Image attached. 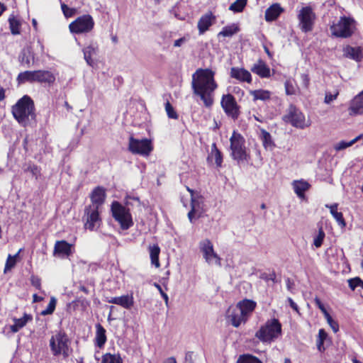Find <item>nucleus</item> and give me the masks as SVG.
<instances>
[{
  "label": "nucleus",
  "instance_id": "23",
  "mask_svg": "<svg viewBox=\"0 0 363 363\" xmlns=\"http://www.w3.org/2000/svg\"><path fill=\"white\" fill-rule=\"evenodd\" d=\"M230 77L240 82L250 83L252 76L250 72L244 68L232 67L230 69Z\"/></svg>",
  "mask_w": 363,
  "mask_h": 363
},
{
  "label": "nucleus",
  "instance_id": "13",
  "mask_svg": "<svg viewBox=\"0 0 363 363\" xmlns=\"http://www.w3.org/2000/svg\"><path fill=\"white\" fill-rule=\"evenodd\" d=\"M96 207L86 206L83 220L85 221L84 226L86 229L93 231L97 229L101 223V218Z\"/></svg>",
  "mask_w": 363,
  "mask_h": 363
},
{
  "label": "nucleus",
  "instance_id": "42",
  "mask_svg": "<svg viewBox=\"0 0 363 363\" xmlns=\"http://www.w3.org/2000/svg\"><path fill=\"white\" fill-rule=\"evenodd\" d=\"M325 237V233L322 227L319 228L318 234L315 235L313 238V245L316 248H319L321 247L324 238Z\"/></svg>",
  "mask_w": 363,
  "mask_h": 363
},
{
  "label": "nucleus",
  "instance_id": "29",
  "mask_svg": "<svg viewBox=\"0 0 363 363\" xmlns=\"http://www.w3.org/2000/svg\"><path fill=\"white\" fill-rule=\"evenodd\" d=\"M250 94L253 97V101H269L271 99L272 92L265 89H256L250 91Z\"/></svg>",
  "mask_w": 363,
  "mask_h": 363
},
{
  "label": "nucleus",
  "instance_id": "60",
  "mask_svg": "<svg viewBox=\"0 0 363 363\" xmlns=\"http://www.w3.org/2000/svg\"><path fill=\"white\" fill-rule=\"evenodd\" d=\"M5 99V89L0 85V101Z\"/></svg>",
  "mask_w": 363,
  "mask_h": 363
},
{
  "label": "nucleus",
  "instance_id": "43",
  "mask_svg": "<svg viewBox=\"0 0 363 363\" xmlns=\"http://www.w3.org/2000/svg\"><path fill=\"white\" fill-rule=\"evenodd\" d=\"M56 303L57 299L55 297H51L47 308L44 310H42L40 314L41 315H51L55 309Z\"/></svg>",
  "mask_w": 363,
  "mask_h": 363
},
{
  "label": "nucleus",
  "instance_id": "3",
  "mask_svg": "<svg viewBox=\"0 0 363 363\" xmlns=\"http://www.w3.org/2000/svg\"><path fill=\"white\" fill-rule=\"evenodd\" d=\"M35 110L33 100L29 96L24 95L12 107V113L21 125L26 127L30 121H35Z\"/></svg>",
  "mask_w": 363,
  "mask_h": 363
},
{
  "label": "nucleus",
  "instance_id": "7",
  "mask_svg": "<svg viewBox=\"0 0 363 363\" xmlns=\"http://www.w3.org/2000/svg\"><path fill=\"white\" fill-rule=\"evenodd\" d=\"M69 339L64 332H59L55 335L52 336L50 340V346L53 355L57 356L61 354L64 357L69 356Z\"/></svg>",
  "mask_w": 363,
  "mask_h": 363
},
{
  "label": "nucleus",
  "instance_id": "1",
  "mask_svg": "<svg viewBox=\"0 0 363 363\" xmlns=\"http://www.w3.org/2000/svg\"><path fill=\"white\" fill-rule=\"evenodd\" d=\"M214 75L211 69H199L192 75L193 93L200 97L206 108H211L214 102V91L218 87Z\"/></svg>",
  "mask_w": 363,
  "mask_h": 363
},
{
  "label": "nucleus",
  "instance_id": "19",
  "mask_svg": "<svg viewBox=\"0 0 363 363\" xmlns=\"http://www.w3.org/2000/svg\"><path fill=\"white\" fill-rule=\"evenodd\" d=\"M99 46L96 43L91 42L88 45L82 48L84 59L90 67H94V61L92 57L98 53Z\"/></svg>",
  "mask_w": 363,
  "mask_h": 363
},
{
  "label": "nucleus",
  "instance_id": "58",
  "mask_svg": "<svg viewBox=\"0 0 363 363\" xmlns=\"http://www.w3.org/2000/svg\"><path fill=\"white\" fill-rule=\"evenodd\" d=\"M186 40L185 38H180L174 41V46L180 47L184 43L186 42Z\"/></svg>",
  "mask_w": 363,
  "mask_h": 363
},
{
  "label": "nucleus",
  "instance_id": "39",
  "mask_svg": "<svg viewBox=\"0 0 363 363\" xmlns=\"http://www.w3.org/2000/svg\"><path fill=\"white\" fill-rule=\"evenodd\" d=\"M211 155L212 157H214L217 167H221L223 163V155L221 152L217 148L216 143L212 144Z\"/></svg>",
  "mask_w": 363,
  "mask_h": 363
},
{
  "label": "nucleus",
  "instance_id": "63",
  "mask_svg": "<svg viewBox=\"0 0 363 363\" xmlns=\"http://www.w3.org/2000/svg\"><path fill=\"white\" fill-rule=\"evenodd\" d=\"M33 302H38L43 299L42 297L38 296L36 294H33Z\"/></svg>",
  "mask_w": 363,
  "mask_h": 363
},
{
  "label": "nucleus",
  "instance_id": "48",
  "mask_svg": "<svg viewBox=\"0 0 363 363\" xmlns=\"http://www.w3.org/2000/svg\"><path fill=\"white\" fill-rule=\"evenodd\" d=\"M352 145H354V144H353L352 140L349 142L342 140V141L339 142L338 143H337L335 145L334 148L337 151H340V150L346 149L348 147L352 146Z\"/></svg>",
  "mask_w": 363,
  "mask_h": 363
},
{
  "label": "nucleus",
  "instance_id": "11",
  "mask_svg": "<svg viewBox=\"0 0 363 363\" xmlns=\"http://www.w3.org/2000/svg\"><path fill=\"white\" fill-rule=\"evenodd\" d=\"M283 119L297 128L303 129L308 125L306 123L304 114L294 105H290L287 113L283 117Z\"/></svg>",
  "mask_w": 363,
  "mask_h": 363
},
{
  "label": "nucleus",
  "instance_id": "33",
  "mask_svg": "<svg viewBox=\"0 0 363 363\" xmlns=\"http://www.w3.org/2000/svg\"><path fill=\"white\" fill-rule=\"evenodd\" d=\"M350 111L352 114H361L363 113V96L357 95L352 100Z\"/></svg>",
  "mask_w": 363,
  "mask_h": 363
},
{
  "label": "nucleus",
  "instance_id": "34",
  "mask_svg": "<svg viewBox=\"0 0 363 363\" xmlns=\"http://www.w3.org/2000/svg\"><path fill=\"white\" fill-rule=\"evenodd\" d=\"M326 207L330 208V211L333 218L336 220L337 223L342 227L344 228L346 225V223L343 218V215L341 212L337 211V204L335 203L331 206H326Z\"/></svg>",
  "mask_w": 363,
  "mask_h": 363
},
{
  "label": "nucleus",
  "instance_id": "62",
  "mask_svg": "<svg viewBox=\"0 0 363 363\" xmlns=\"http://www.w3.org/2000/svg\"><path fill=\"white\" fill-rule=\"evenodd\" d=\"M6 10V6L0 2V16L2 15V13Z\"/></svg>",
  "mask_w": 363,
  "mask_h": 363
},
{
  "label": "nucleus",
  "instance_id": "20",
  "mask_svg": "<svg viewBox=\"0 0 363 363\" xmlns=\"http://www.w3.org/2000/svg\"><path fill=\"white\" fill-rule=\"evenodd\" d=\"M216 21V16L211 13H207L202 16L198 22V29L199 34H203L209 27L211 26Z\"/></svg>",
  "mask_w": 363,
  "mask_h": 363
},
{
  "label": "nucleus",
  "instance_id": "56",
  "mask_svg": "<svg viewBox=\"0 0 363 363\" xmlns=\"http://www.w3.org/2000/svg\"><path fill=\"white\" fill-rule=\"evenodd\" d=\"M194 354L193 352L189 351L185 354L184 363H194Z\"/></svg>",
  "mask_w": 363,
  "mask_h": 363
},
{
  "label": "nucleus",
  "instance_id": "18",
  "mask_svg": "<svg viewBox=\"0 0 363 363\" xmlns=\"http://www.w3.org/2000/svg\"><path fill=\"white\" fill-rule=\"evenodd\" d=\"M106 189L102 186H97L91 191L90 195L91 204L88 206L99 207L104 203L106 199Z\"/></svg>",
  "mask_w": 363,
  "mask_h": 363
},
{
  "label": "nucleus",
  "instance_id": "35",
  "mask_svg": "<svg viewBox=\"0 0 363 363\" xmlns=\"http://www.w3.org/2000/svg\"><path fill=\"white\" fill-rule=\"evenodd\" d=\"M9 28L11 33L16 35L21 33V22L16 18L13 15H11L9 18Z\"/></svg>",
  "mask_w": 363,
  "mask_h": 363
},
{
  "label": "nucleus",
  "instance_id": "55",
  "mask_svg": "<svg viewBox=\"0 0 363 363\" xmlns=\"http://www.w3.org/2000/svg\"><path fill=\"white\" fill-rule=\"evenodd\" d=\"M329 325L331 327L334 333L339 330V324L335 319H327Z\"/></svg>",
  "mask_w": 363,
  "mask_h": 363
},
{
  "label": "nucleus",
  "instance_id": "5",
  "mask_svg": "<svg viewBox=\"0 0 363 363\" xmlns=\"http://www.w3.org/2000/svg\"><path fill=\"white\" fill-rule=\"evenodd\" d=\"M17 81L19 84L39 82L50 84L55 82V77L48 70L24 71L18 74Z\"/></svg>",
  "mask_w": 363,
  "mask_h": 363
},
{
  "label": "nucleus",
  "instance_id": "37",
  "mask_svg": "<svg viewBox=\"0 0 363 363\" xmlns=\"http://www.w3.org/2000/svg\"><path fill=\"white\" fill-rule=\"evenodd\" d=\"M240 30L239 27L235 24L227 26L223 28L222 30L218 33V36L231 37Z\"/></svg>",
  "mask_w": 363,
  "mask_h": 363
},
{
  "label": "nucleus",
  "instance_id": "36",
  "mask_svg": "<svg viewBox=\"0 0 363 363\" xmlns=\"http://www.w3.org/2000/svg\"><path fill=\"white\" fill-rule=\"evenodd\" d=\"M328 337V333L324 329H320L318 331V338L316 340L317 349L320 352H323L325 350L324 347V342Z\"/></svg>",
  "mask_w": 363,
  "mask_h": 363
},
{
  "label": "nucleus",
  "instance_id": "9",
  "mask_svg": "<svg viewBox=\"0 0 363 363\" xmlns=\"http://www.w3.org/2000/svg\"><path fill=\"white\" fill-rule=\"evenodd\" d=\"M354 21L345 16L341 17L338 23L330 26L332 35L337 38H348L353 33Z\"/></svg>",
  "mask_w": 363,
  "mask_h": 363
},
{
  "label": "nucleus",
  "instance_id": "53",
  "mask_svg": "<svg viewBox=\"0 0 363 363\" xmlns=\"http://www.w3.org/2000/svg\"><path fill=\"white\" fill-rule=\"evenodd\" d=\"M247 320V319H228L226 324L232 325L235 328H238L241 325L242 321L245 323Z\"/></svg>",
  "mask_w": 363,
  "mask_h": 363
},
{
  "label": "nucleus",
  "instance_id": "27",
  "mask_svg": "<svg viewBox=\"0 0 363 363\" xmlns=\"http://www.w3.org/2000/svg\"><path fill=\"white\" fill-rule=\"evenodd\" d=\"M283 11L282 8L279 4H274L265 11V20L268 22L276 20Z\"/></svg>",
  "mask_w": 363,
  "mask_h": 363
},
{
  "label": "nucleus",
  "instance_id": "57",
  "mask_svg": "<svg viewBox=\"0 0 363 363\" xmlns=\"http://www.w3.org/2000/svg\"><path fill=\"white\" fill-rule=\"evenodd\" d=\"M286 94L287 95H292L294 94V87L288 82L285 83Z\"/></svg>",
  "mask_w": 363,
  "mask_h": 363
},
{
  "label": "nucleus",
  "instance_id": "4",
  "mask_svg": "<svg viewBox=\"0 0 363 363\" xmlns=\"http://www.w3.org/2000/svg\"><path fill=\"white\" fill-rule=\"evenodd\" d=\"M230 143L232 158L238 164L248 162L250 157L245 147V138L240 133L234 131L230 138Z\"/></svg>",
  "mask_w": 363,
  "mask_h": 363
},
{
  "label": "nucleus",
  "instance_id": "64",
  "mask_svg": "<svg viewBox=\"0 0 363 363\" xmlns=\"http://www.w3.org/2000/svg\"><path fill=\"white\" fill-rule=\"evenodd\" d=\"M164 363H177L174 357H169Z\"/></svg>",
  "mask_w": 363,
  "mask_h": 363
},
{
  "label": "nucleus",
  "instance_id": "31",
  "mask_svg": "<svg viewBox=\"0 0 363 363\" xmlns=\"http://www.w3.org/2000/svg\"><path fill=\"white\" fill-rule=\"evenodd\" d=\"M149 253L151 259V264L155 267L160 266L159 256L160 253V248L158 245L155 244L149 246Z\"/></svg>",
  "mask_w": 363,
  "mask_h": 363
},
{
  "label": "nucleus",
  "instance_id": "25",
  "mask_svg": "<svg viewBox=\"0 0 363 363\" xmlns=\"http://www.w3.org/2000/svg\"><path fill=\"white\" fill-rule=\"evenodd\" d=\"M109 303L117 304L125 308H130L134 303L133 294H126L121 296L111 298Z\"/></svg>",
  "mask_w": 363,
  "mask_h": 363
},
{
  "label": "nucleus",
  "instance_id": "54",
  "mask_svg": "<svg viewBox=\"0 0 363 363\" xmlns=\"http://www.w3.org/2000/svg\"><path fill=\"white\" fill-rule=\"evenodd\" d=\"M30 283L32 286L39 289L40 287V279L38 277L32 275L30 277Z\"/></svg>",
  "mask_w": 363,
  "mask_h": 363
},
{
  "label": "nucleus",
  "instance_id": "47",
  "mask_svg": "<svg viewBox=\"0 0 363 363\" xmlns=\"http://www.w3.org/2000/svg\"><path fill=\"white\" fill-rule=\"evenodd\" d=\"M315 303L316 306L323 312V313L325 315V318H332L330 315L329 313L328 312L325 304L321 301L320 299H319L318 298H315Z\"/></svg>",
  "mask_w": 363,
  "mask_h": 363
},
{
  "label": "nucleus",
  "instance_id": "59",
  "mask_svg": "<svg viewBox=\"0 0 363 363\" xmlns=\"http://www.w3.org/2000/svg\"><path fill=\"white\" fill-rule=\"evenodd\" d=\"M289 301L290 303L291 307L293 309H294L295 311H298V306H297V304L291 298H289Z\"/></svg>",
  "mask_w": 363,
  "mask_h": 363
},
{
  "label": "nucleus",
  "instance_id": "26",
  "mask_svg": "<svg viewBox=\"0 0 363 363\" xmlns=\"http://www.w3.org/2000/svg\"><path fill=\"white\" fill-rule=\"evenodd\" d=\"M251 71L262 78H267L270 76V69L262 60H259L258 63L255 64Z\"/></svg>",
  "mask_w": 363,
  "mask_h": 363
},
{
  "label": "nucleus",
  "instance_id": "14",
  "mask_svg": "<svg viewBox=\"0 0 363 363\" xmlns=\"http://www.w3.org/2000/svg\"><path fill=\"white\" fill-rule=\"evenodd\" d=\"M199 247L203 253L206 262L209 264H215L220 266V258L213 250V245L210 240L206 239L200 242Z\"/></svg>",
  "mask_w": 363,
  "mask_h": 363
},
{
  "label": "nucleus",
  "instance_id": "52",
  "mask_svg": "<svg viewBox=\"0 0 363 363\" xmlns=\"http://www.w3.org/2000/svg\"><path fill=\"white\" fill-rule=\"evenodd\" d=\"M338 92L333 94L330 92H326L325 96L324 102L327 104H330L332 101L337 99Z\"/></svg>",
  "mask_w": 363,
  "mask_h": 363
},
{
  "label": "nucleus",
  "instance_id": "50",
  "mask_svg": "<svg viewBox=\"0 0 363 363\" xmlns=\"http://www.w3.org/2000/svg\"><path fill=\"white\" fill-rule=\"evenodd\" d=\"M61 9L66 17H71L74 13V9L68 7L65 4H61Z\"/></svg>",
  "mask_w": 363,
  "mask_h": 363
},
{
  "label": "nucleus",
  "instance_id": "8",
  "mask_svg": "<svg viewBox=\"0 0 363 363\" xmlns=\"http://www.w3.org/2000/svg\"><path fill=\"white\" fill-rule=\"evenodd\" d=\"M94 26V21L91 16L89 14L79 16L69 25L71 33L80 34L90 32Z\"/></svg>",
  "mask_w": 363,
  "mask_h": 363
},
{
  "label": "nucleus",
  "instance_id": "45",
  "mask_svg": "<svg viewBox=\"0 0 363 363\" xmlns=\"http://www.w3.org/2000/svg\"><path fill=\"white\" fill-rule=\"evenodd\" d=\"M165 111L167 112V116L169 118H172V119L178 118L177 113L176 112L174 107L172 106V104L168 101L165 103Z\"/></svg>",
  "mask_w": 363,
  "mask_h": 363
},
{
  "label": "nucleus",
  "instance_id": "40",
  "mask_svg": "<svg viewBox=\"0 0 363 363\" xmlns=\"http://www.w3.org/2000/svg\"><path fill=\"white\" fill-rule=\"evenodd\" d=\"M247 0H236L229 7V10L234 13L242 11L247 4Z\"/></svg>",
  "mask_w": 363,
  "mask_h": 363
},
{
  "label": "nucleus",
  "instance_id": "32",
  "mask_svg": "<svg viewBox=\"0 0 363 363\" xmlns=\"http://www.w3.org/2000/svg\"><path fill=\"white\" fill-rule=\"evenodd\" d=\"M262 145L266 150H272L274 147V143L269 132L264 129H262L259 135Z\"/></svg>",
  "mask_w": 363,
  "mask_h": 363
},
{
  "label": "nucleus",
  "instance_id": "30",
  "mask_svg": "<svg viewBox=\"0 0 363 363\" xmlns=\"http://www.w3.org/2000/svg\"><path fill=\"white\" fill-rule=\"evenodd\" d=\"M293 187L297 196L302 198L304 196L305 192L309 189L310 184L304 180L294 181Z\"/></svg>",
  "mask_w": 363,
  "mask_h": 363
},
{
  "label": "nucleus",
  "instance_id": "44",
  "mask_svg": "<svg viewBox=\"0 0 363 363\" xmlns=\"http://www.w3.org/2000/svg\"><path fill=\"white\" fill-rule=\"evenodd\" d=\"M14 323L9 326L12 333H17L21 328L24 327L29 319H13Z\"/></svg>",
  "mask_w": 363,
  "mask_h": 363
},
{
  "label": "nucleus",
  "instance_id": "41",
  "mask_svg": "<svg viewBox=\"0 0 363 363\" xmlns=\"http://www.w3.org/2000/svg\"><path fill=\"white\" fill-rule=\"evenodd\" d=\"M123 360L119 354L106 353L103 355L102 363H122Z\"/></svg>",
  "mask_w": 363,
  "mask_h": 363
},
{
  "label": "nucleus",
  "instance_id": "10",
  "mask_svg": "<svg viewBox=\"0 0 363 363\" xmlns=\"http://www.w3.org/2000/svg\"><path fill=\"white\" fill-rule=\"evenodd\" d=\"M315 18V13L311 6L302 7L298 14L301 30L304 33L311 32L313 29Z\"/></svg>",
  "mask_w": 363,
  "mask_h": 363
},
{
  "label": "nucleus",
  "instance_id": "61",
  "mask_svg": "<svg viewBox=\"0 0 363 363\" xmlns=\"http://www.w3.org/2000/svg\"><path fill=\"white\" fill-rule=\"evenodd\" d=\"M360 140H363V134L359 135L358 136H357L356 138L352 139V141L353 144H354L355 143H357V141H359Z\"/></svg>",
  "mask_w": 363,
  "mask_h": 363
},
{
  "label": "nucleus",
  "instance_id": "49",
  "mask_svg": "<svg viewBox=\"0 0 363 363\" xmlns=\"http://www.w3.org/2000/svg\"><path fill=\"white\" fill-rule=\"evenodd\" d=\"M18 255V253H16L13 257L10 255H9V257H8V259L6 261V266H5V271L7 269H10L14 267V265L16 264L15 259Z\"/></svg>",
  "mask_w": 363,
  "mask_h": 363
},
{
  "label": "nucleus",
  "instance_id": "16",
  "mask_svg": "<svg viewBox=\"0 0 363 363\" xmlns=\"http://www.w3.org/2000/svg\"><path fill=\"white\" fill-rule=\"evenodd\" d=\"M187 190L191 193V209L188 213V218L191 223L194 222V220L199 218L203 213V201L201 198L195 197L193 194V191L189 188Z\"/></svg>",
  "mask_w": 363,
  "mask_h": 363
},
{
  "label": "nucleus",
  "instance_id": "2",
  "mask_svg": "<svg viewBox=\"0 0 363 363\" xmlns=\"http://www.w3.org/2000/svg\"><path fill=\"white\" fill-rule=\"evenodd\" d=\"M131 201L136 202L138 206L140 203L138 197L128 196L125 198V206L117 201H113L111 206L112 216L119 223L123 230H128L133 225L132 216L128 208L129 206L133 205Z\"/></svg>",
  "mask_w": 363,
  "mask_h": 363
},
{
  "label": "nucleus",
  "instance_id": "46",
  "mask_svg": "<svg viewBox=\"0 0 363 363\" xmlns=\"http://www.w3.org/2000/svg\"><path fill=\"white\" fill-rule=\"evenodd\" d=\"M349 287L354 291L355 289L360 286V284H363V281L359 277H356L347 280Z\"/></svg>",
  "mask_w": 363,
  "mask_h": 363
},
{
  "label": "nucleus",
  "instance_id": "21",
  "mask_svg": "<svg viewBox=\"0 0 363 363\" xmlns=\"http://www.w3.org/2000/svg\"><path fill=\"white\" fill-rule=\"evenodd\" d=\"M53 254L59 257H68L72 254V245L65 240L57 241L55 244Z\"/></svg>",
  "mask_w": 363,
  "mask_h": 363
},
{
  "label": "nucleus",
  "instance_id": "24",
  "mask_svg": "<svg viewBox=\"0 0 363 363\" xmlns=\"http://www.w3.org/2000/svg\"><path fill=\"white\" fill-rule=\"evenodd\" d=\"M343 52L346 57L354 60L357 62H361L363 59L362 49L360 47L347 45L343 49Z\"/></svg>",
  "mask_w": 363,
  "mask_h": 363
},
{
  "label": "nucleus",
  "instance_id": "28",
  "mask_svg": "<svg viewBox=\"0 0 363 363\" xmlns=\"http://www.w3.org/2000/svg\"><path fill=\"white\" fill-rule=\"evenodd\" d=\"M96 328L95 345L101 348L106 342V330L100 323L96 325Z\"/></svg>",
  "mask_w": 363,
  "mask_h": 363
},
{
  "label": "nucleus",
  "instance_id": "51",
  "mask_svg": "<svg viewBox=\"0 0 363 363\" xmlns=\"http://www.w3.org/2000/svg\"><path fill=\"white\" fill-rule=\"evenodd\" d=\"M260 279L264 280L265 281H272L273 282H276V274L274 272L272 274H267L265 272L262 273L260 275Z\"/></svg>",
  "mask_w": 363,
  "mask_h": 363
},
{
  "label": "nucleus",
  "instance_id": "6",
  "mask_svg": "<svg viewBox=\"0 0 363 363\" xmlns=\"http://www.w3.org/2000/svg\"><path fill=\"white\" fill-rule=\"evenodd\" d=\"M281 333V324L279 319H270L256 332L255 337L265 342L277 338Z\"/></svg>",
  "mask_w": 363,
  "mask_h": 363
},
{
  "label": "nucleus",
  "instance_id": "15",
  "mask_svg": "<svg viewBox=\"0 0 363 363\" xmlns=\"http://www.w3.org/2000/svg\"><path fill=\"white\" fill-rule=\"evenodd\" d=\"M220 104L227 116L233 119L238 118L240 115L239 106L233 95L230 94L223 95Z\"/></svg>",
  "mask_w": 363,
  "mask_h": 363
},
{
  "label": "nucleus",
  "instance_id": "22",
  "mask_svg": "<svg viewBox=\"0 0 363 363\" xmlns=\"http://www.w3.org/2000/svg\"><path fill=\"white\" fill-rule=\"evenodd\" d=\"M257 303L251 299H243L237 304L242 316H247L255 309Z\"/></svg>",
  "mask_w": 363,
  "mask_h": 363
},
{
  "label": "nucleus",
  "instance_id": "17",
  "mask_svg": "<svg viewBox=\"0 0 363 363\" xmlns=\"http://www.w3.org/2000/svg\"><path fill=\"white\" fill-rule=\"evenodd\" d=\"M35 61L36 58L30 46L24 47L18 55V62L25 67H30Z\"/></svg>",
  "mask_w": 363,
  "mask_h": 363
},
{
  "label": "nucleus",
  "instance_id": "12",
  "mask_svg": "<svg viewBox=\"0 0 363 363\" xmlns=\"http://www.w3.org/2000/svg\"><path fill=\"white\" fill-rule=\"evenodd\" d=\"M128 150L133 154L147 156L152 150V147L150 140H138L131 136L129 138Z\"/></svg>",
  "mask_w": 363,
  "mask_h": 363
},
{
  "label": "nucleus",
  "instance_id": "38",
  "mask_svg": "<svg viewBox=\"0 0 363 363\" xmlns=\"http://www.w3.org/2000/svg\"><path fill=\"white\" fill-rule=\"evenodd\" d=\"M236 363H262L257 357L250 354H243L239 356Z\"/></svg>",
  "mask_w": 363,
  "mask_h": 363
}]
</instances>
